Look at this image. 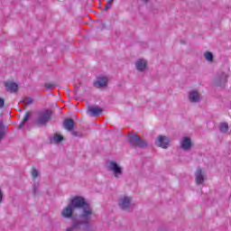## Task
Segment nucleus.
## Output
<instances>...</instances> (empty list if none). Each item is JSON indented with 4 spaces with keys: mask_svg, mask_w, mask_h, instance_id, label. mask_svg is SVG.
Returning <instances> with one entry per match:
<instances>
[{
    "mask_svg": "<svg viewBox=\"0 0 231 231\" xmlns=\"http://www.w3.org/2000/svg\"><path fill=\"white\" fill-rule=\"evenodd\" d=\"M51 116H53V111L51 109H43L37 112V116L34 119L35 125L38 127H42L43 125H47L50 120H51Z\"/></svg>",
    "mask_w": 231,
    "mask_h": 231,
    "instance_id": "nucleus-1",
    "label": "nucleus"
},
{
    "mask_svg": "<svg viewBox=\"0 0 231 231\" xmlns=\"http://www.w3.org/2000/svg\"><path fill=\"white\" fill-rule=\"evenodd\" d=\"M228 74L225 71L217 72L212 80L213 86H215V88L225 89L226 84H228Z\"/></svg>",
    "mask_w": 231,
    "mask_h": 231,
    "instance_id": "nucleus-2",
    "label": "nucleus"
},
{
    "mask_svg": "<svg viewBox=\"0 0 231 231\" xmlns=\"http://www.w3.org/2000/svg\"><path fill=\"white\" fill-rule=\"evenodd\" d=\"M127 142L132 147H137L138 149H143L147 147V141L142 139V137L136 134H128Z\"/></svg>",
    "mask_w": 231,
    "mask_h": 231,
    "instance_id": "nucleus-3",
    "label": "nucleus"
},
{
    "mask_svg": "<svg viewBox=\"0 0 231 231\" xmlns=\"http://www.w3.org/2000/svg\"><path fill=\"white\" fill-rule=\"evenodd\" d=\"M108 171H112L114 172L115 178H120L122 174H124V169L118 165V162L115 161H109L107 165Z\"/></svg>",
    "mask_w": 231,
    "mask_h": 231,
    "instance_id": "nucleus-4",
    "label": "nucleus"
},
{
    "mask_svg": "<svg viewBox=\"0 0 231 231\" xmlns=\"http://www.w3.org/2000/svg\"><path fill=\"white\" fill-rule=\"evenodd\" d=\"M118 206L121 210H129L131 208V197H123L120 199Z\"/></svg>",
    "mask_w": 231,
    "mask_h": 231,
    "instance_id": "nucleus-5",
    "label": "nucleus"
},
{
    "mask_svg": "<svg viewBox=\"0 0 231 231\" xmlns=\"http://www.w3.org/2000/svg\"><path fill=\"white\" fill-rule=\"evenodd\" d=\"M195 181L197 187L200 189V193L203 194V191L201 190V184L203 183V170H201V168H198L195 172Z\"/></svg>",
    "mask_w": 231,
    "mask_h": 231,
    "instance_id": "nucleus-6",
    "label": "nucleus"
},
{
    "mask_svg": "<svg viewBox=\"0 0 231 231\" xmlns=\"http://www.w3.org/2000/svg\"><path fill=\"white\" fill-rule=\"evenodd\" d=\"M188 98L191 104H198L201 100V96L198 90H191L189 92Z\"/></svg>",
    "mask_w": 231,
    "mask_h": 231,
    "instance_id": "nucleus-7",
    "label": "nucleus"
},
{
    "mask_svg": "<svg viewBox=\"0 0 231 231\" xmlns=\"http://www.w3.org/2000/svg\"><path fill=\"white\" fill-rule=\"evenodd\" d=\"M108 79L106 77H98L94 81V88H106Z\"/></svg>",
    "mask_w": 231,
    "mask_h": 231,
    "instance_id": "nucleus-8",
    "label": "nucleus"
},
{
    "mask_svg": "<svg viewBox=\"0 0 231 231\" xmlns=\"http://www.w3.org/2000/svg\"><path fill=\"white\" fill-rule=\"evenodd\" d=\"M5 86L6 88V91H9L10 93H17L19 90V85L14 81H6Z\"/></svg>",
    "mask_w": 231,
    "mask_h": 231,
    "instance_id": "nucleus-9",
    "label": "nucleus"
},
{
    "mask_svg": "<svg viewBox=\"0 0 231 231\" xmlns=\"http://www.w3.org/2000/svg\"><path fill=\"white\" fill-rule=\"evenodd\" d=\"M180 146L183 151H189V149L192 148V140H190V137H183L180 143Z\"/></svg>",
    "mask_w": 231,
    "mask_h": 231,
    "instance_id": "nucleus-10",
    "label": "nucleus"
},
{
    "mask_svg": "<svg viewBox=\"0 0 231 231\" xmlns=\"http://www.w3.org/2000/svg\"><path fill=\"white\" fill-rule=\"evenodd\" d=\"M157 145L162 147V149H167V147H169V138L164 135H159Z\"/></svg>",
    "mask_w": 231,
    "mask_h": 231,
    "instance_id": "nucleus-11",
    "label": "nucleus"
},
{
    "mask_svg": "<svg viewBox=\"0 0 231 231\" xmlns=\"http://www.w3.org/2000/svg\"><path fill=\"white\" fill-rule=\"evenodd\" d=\"M63 127L67 131H69V132L73 131V129L75 128V121L71 118L64 119Z\"/></svg>",
    "mask_w": 231,
    "mask_h": 231,
    "instance_id": "nucleus-12",
    "label": "nucleus"
},
{
    "mask_svg": "<svg viewBox=\"0 0 231 231\" xmlns=\"http://www.w3.org/2000/svg\"><path fill=\"white\" fill-rule=\"evenodd\" d=\"M135 68L137 71H141V72L143 71L144 69H147V60H142V59L137 60L135 63Z\"/></svg>",
    "mask_w": 231,
    "mask_h": 231,
    "instance_id": "nucleus-13",
    "label": "nucleus"
},
{
    "mask_svg": "<svg viewBox=\"0 0 231 231\" xmlns=\"http://www.w3.org/2000/svg\"><path fill=\"white\" fill-rule=\"evenodd\" d=\"M6 133H8V126L5 125L3 121H0V142L6 136Z\"/></svg>",
    "mask_w": 231,
    "mask_h": 231,
    "instance_id": "nucleus-14",
    "label": "nucleus"
},
{
    "mask_svg": "<svg viewBox=\"0 0 231 231\" xmlns=\"http://www.w3.org/2000/svg\"><path fill=\"white\" fill-rule=\"evenodd\" d=\"M218 129L222 134H227L230 130V126H228V123L223 122L219 124Z\"/></svg>",
    "mask_w": 231,
    "mask_h": 231,
    "instance_id": "nucleus-15",
    "label": "nucleus"
},
{
    "mask_svg": "<svg viewBox=\"0 0 231 231\" xmlns=\"http://www.w3.org/2000/svg\"><path fill=\"white\" fill-rule=\"evenodd\" d=\"M89 111L93 116H100L104 112V109L100 108V106H95L90 108Z\"/></svg>",
    "mask_w": 231,
    "mask_h": 231,
    "instance_id": "nucleus-16",
    "label": "nucleus"
},
{
    "mask_svg": "<svg viewBox=\"0 0 231 231\" xmlns=\"http://www.w3.org/2000/svg\"><path fill=\"white\" fill-rule=\"evenodd\" d=\"M31 116H32V113L26 112L23 121L18 125V129H23V127H24V125H26V122H28V120H30Z\"/></svg>",
    "mask_w": 231,
    "mask_h": 231,
    "instance_id": "nucleus-17",
    "label": "nucleus"
},
{
    "mask_svg": "<svg viewBox=\"0 0 231 231\" xmlns=\"http://www.w3.org/2000/svg\"><path fill=\"white\" fill-rule=\"evenodd\" d=\"M204 57L206 59V60L208 62H209V64H214V53H212L211 51H207L204 53Z\"/></svg>",
    "mask_w": 231,
    "mask_h": 231,
    "instance_id": "nucleus-18",
    "label": "nucleus"
},
{
    "mask_svg": "<svg viewBox=\"0 0 231 231\" xmlns=\"http://www.w3.org/2000/svg\"><path fill=\"white\" fill-rule=\"evenodd\" d=\"M39 187H40L39 182H34L33 183V185H32V196H33V198H36L37 194H39Z\"/></svg>",
    "mask_w": 231,
    "mask_h": 231,
    "instance_id": "nucleus-19",
    "label": "nucleus"
},
{
    "mask_svg": "<svg viewBox=\"0 0 231 231\" xmlns=\"http://www.w3.org/2000/svg\"><path fill=\"white\" fill-rule=\"evenodd\" d=\"M21 102H23V104H25V106H32V104H33V99L32 97H23Z\"/></svg>",
    "mask_w": 231,
    "mask_h": 231,
    "instance_id": "nucleus-20",
    "label": "nucleus"
},
{
    "mask_svg": "<svg viewBox=\"0 0 231 231\" xmlns=\"http://www.w3.org/2000/svg\"><path fill=\"white\" fill-rule=\"evenodd\" d=\"M53 140L55 143H60V142L64 141V136L56 134L53 137Z\"/></svg>",
    "mask_w": 231,
    "mask_h": 231,
    "instance_id": "nucleus-21",
    "label": "nucleus"
},
{
    "mask_svg": "<svg viewBox=\"0 0 231 231\" xmlns=\"http://www.w3.org/2000/svg\"><path fill=\"white\" fill-rule=\"evenodd\" d=\"M72 136L78 137V138H82V136H84V134H82V132H77V131H70Z\"/></svg>",
    "mask_w": 231,
    "mask_h": 231,
    "instance_id": "nucleus-22",
    "label": "nucleus"
},
{
    "mask_svg": "<svg viewBox=\"0 0 231 231\" xmlns=\"http://www.w3.org/2000/svg\"><path fill=\"white\" fill-rule=\"evenodd\" d=\"M45 88H47V89H53V88H55V84H53V83H50V82H48V83H45Z\"/></svg>",
    "mask_w": 231,
    "mask_h": 231,
    "instance_id": "nucleus-23",
    "label": "nucleus"
},
{
    "mask_svg": "<svg viewBox=\"0 0 231 231\" xmlns=\"http://www.w3.org/2000/svg\"><path fill=\"white\" fill-rule=\"evenodd\" d=\"M32 176L35 180V178L39 177V171L36 169L32 170Z\"/></svg>",
    "mask_w": 231,
    "mask_h": 231,
    "instance_id": "nucleus-24",
    "label": "nucleus"
},
{
    "mask_svg": "<svg viewBox=\"0 0 231 231\" xmlns=\"http://www.w3.org/2000/svg\"><path fill=\"white\" fill-rule=\"evenodd\" d=\"M111 6H113V4L111 2H107V4L105 6V11L107 12V10H110Z\"/></svg>",
    "mask_w": 231,
    "mask_h": 231,
    "instance_id": "nucleus-25",
    "label": "nucleus"
},
{
    "mask_svg": "<svg viewBox=\"0 0 231 231\" xmlns=\"http://www.w3.org/2000/svg\"><path fill=\"white\" fill-rule=\"evenodd\" d=\"M5 107V99L3 97H0V109H3Z\"/></svg>",
    "mask_w": 231,
    "mask_h": 231,
    "instance_id": "nucleus-26",
    "label": "nucleus"
},
{
    "mask_svg": "<svg viewBox=\"0 0 231 231\" xmlns=\"http://www.w3.org/2000/svg\"><path fill=\"white\" fill-rule=\"evenodd\" d=\"M3 198H4L3 189H1L0 188V205L1 203H3Z\"/></svg>",
    "mask_w": 231,
    "mask_h": 231,
    "instance_id": "nucleus-27",
    "label": "nucleus"
},
{
    "mask_svg": "<svg viewBox=\"0 0 231 231\" xmlns=\"http://www.w3.org/2000/svg\"><path fill=\"white\" fill-rule=\"evenodd\" d=\"M143 3H144L145 5H147V3H149V0H141Z\"/></svg>",
    "mask_w": 231,
    "mask_h": 231,
    "instance_id": "nucleus-28",
    "label": "nucleus"
},
{
    "mask_svg": "<svg viewBox=\"0 0 231 231\" xmlns=\"http://www.w3.org/2000/svg\"><path fill=\"white\" fill-rule=\"evenodd\" d=\"M205 180H207V178L205 177V175H203V181H205Z\"/></svg>",
    "mask_w": 231,
    "mask_h": 231,
    "instance_id": "nucleus-29",
    "label": "nucleus"
},
{
    "mask_svg": "<svg viewBox=\"0 0 231 231\" xmlns=\"http://www.w3.org/2000/svg\"><path fill=\"white\" fill-rule=\"evenodd\" d=\"M113 1H115V0H108V3H112L113 4Z\"/></svg>",
    "mask_w": 231,
    "mask_h": 231,
    "instance_id": "nucleus-30",
    "label": "nucleus"
},
{
    "mask_svg": "<svg viewBox=\"0 0 231 231\" xmlns=\"http://www.w3.org/2000/svg\"><path fill=\"white\" fill-rule=\"evenodd\" d=\"M182 44H185V42L183 41L180 42Z\"/></svg>",
    "mask_w": 231,
    "mask_h": 231,
    "instance_id": "nucleus-31",
    "label": "nucleus"
}]
</instances>
